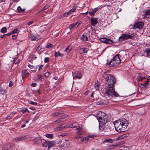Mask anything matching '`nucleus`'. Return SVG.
Masks as SVG:
<instances>
[{
  "label": "nucleus",
  "instance_id": "nucleus-60",
  "mask_svg": "<svg viewBox=\"0 0 150 150\" xmlns=\"http://www.w3.org/2000/svg\"><path fill=\"white\" fill-rule=\"evenodd\" d=\"M47 8V6H45L42 9V10L41 11H42L45 10Z\"/></svg>",
  "mask_w": 150,
  "mask_h": 150
},
{
  "label": "nucleus",
  "instance_id": "nucleus-34",
  "mask_svg": "<svg viewBox=\"0 0 150 150\" xmlns=\"http://www.w3.org/2000/svg\"><path fill=\"white\" fill-rule=\"evenodd\" d=\"M7 30V28L6 27L2 28L0 30V32L2 33H4L6 32Z\"/></svg>",
  "mask_w": 150,
  "mask_h": 150
},
{
  "label": "nucleus",
  "instance_id": "nucleus-17",
  "mask_svg": "<svg viewBox=\"0 0 150 150\" xmlns=\"http://www.w3.org/2000/svg\"><path fill=\"white\" fill-rule=\"evenodd\" d=\"M48 149H49L51 147L54 146L55 145V142L53 141H48Z\"/></svg>",
  "mask_w": 150,
  "mask_h": 150
},
{
  "label": "nucleus",
  "instance_id": "nucleus-11",
  "mask_svg": "<svg viewBox=\"0 0 150 150\" xmlns=\"http://www.w3.org/2000/svg\"><path fill=\"white\" fill-rule=\"evenodd\" d=\"M90 20L92 25L93 26H95L98 23L97 18L92 16Z\"/></svg>",
  "mask_w": 150,
  "mask_h": 150
},
{
  "label": "nucleus",
  "instance_id": "nucleus-6",
  "mask_svg": "<svg viewBox=\"0 0 150 150\" xmlns=\"http://www.w3.org/2000/svg\"><path fill=\"white\" fill-rule=\"evenodd\" d=\"M133 38L132 35L127 34H123L119 38V40L121 41L129 39H132Z\"/></svg>",
  "mask_w": 150,
  "mask_h": 150
},
{
  "label": "nucleus",
  "instance_id": "nucleus-4",
  "mask_svg": "<svg viewBox=\"0 0 150 150\" xmlns=\"http://www.w3.org/2000/svg\"><path fill=\"white\" fill-rule=\"evenodd\" d=\"M114 86L107 85L104 88L105 91L109 96L112 97H117L119 95L115 91Z\"/></svg>",
  "mask_w": 150,
  "mask_h": 150
},
{
  "label": "nucleus",
  "instance_id": "nucleus-52",
  "mask_svg": "<svg viewBox=\"0 0 150 150\" xmlns=\"http://www.w3.org/2000/svg\"><path fill=\"white\" fill-rule=\"evenodd\" d=\"M68 116V115H62L61 116V117L60 118H62V119H64L65 118L67 117Z\"/></svg>",
  "mask_w": 150,
  "mask_h": 150
},
{
  "label": "nucleus",
  "instance_id": "nucleus-55",
  "mask_svg": "<svg viewBox=\"0 0 150 150\" xmlns=\"http://www.w3.org/2000/svg\"><path fill=\"white\" fill-rule=\"evenodd\" d=\"M65 17V16L64 15V14L61 15L60 16H59L58 17V18L59 19H60L61 18H64Z\"/></svg>",
  "mask_w": 150,
  "mask_h": 150
},
{
  "label": "nucleus",
  "instance_id": "nucleus-39",
  "mask_svg": "<svg viewBox=\"0 0 150 150\" xmlns=\"http://www.w3.org/2000/svg\"><path fill=\"white\" fill-rule=\"evenodd\" d=\"M28 103L30 104L33 105H37L38 104L37 103L32 101L31 100H28Z\"/></svg>",
  "mask_w": 150,
  "mask_h": 150
},
{
  "label": "nucleus",
  "instance_id": "nucleus-33",
  "mask_svg": "<svg viewBox=\"0 0 150 150\" xmlns=\"http://www.w3.org/2000/svg\"><path fill=\"white\" fill-rule=\"evenodd\" d=\"M48 141L44 140L42 143V145L43 146L46 147L48 146Z\"/></svg>",
  "mask_w": 150,
  "mask_h": 150
},
{
  "label": "nucleus",
  "instance_id": "nucleus-21",
  "mask_svg": "<svg viewBox=\"0 0 150 150\" xmlns=\"http://www.w3.org/2000/svg\"><path fill=\"white\" fill-rule=\"evenodd\" d=\"M120 144H116L113 145H110L108 146L107 147V148L108 149H113L115 148L118 146L120 145Z\"/></svg>",
  "mask_w": 150,
  "mask_h": 150
},
{
  "label": "nucleus",
  "instance_id": "nucleus-58",
  "mask_svg": "<svg viewBox=\"0 0 150 150\" xmlns=\"http://www.w3.org/2000/svg\"><path fill=\"white\" fill-rule=\"evenodd\" d=\"M81 136L79 135V136L76 137H75V139H80L81 140Z\"/></svg>",
  "mask_w": 150,
  "mask_h": 150
},
{
  "label": "nucleus",
  "instance_id": "nucleus-53",
  "mask_svg": "<svg viewBox=\"0 0 150 150\" xmlns=\"http://www.w3.org/2000/svg\"><path fill=\"white\" fill-rule=\"evenodd\" d=\"M71 50V49L69 48V47H68L65 49V51L67 52H69Z\"/></svg>",
  "mask_w": 150,
  "mask_h": 150
},
{
  "label": "nucleus",
  "instance_id": "nucleus-15",
  "mask_svg": "<svg viewBox=\"0 0 150 150\" xmlns=\"http://www.w3.org/2000/svg\"><path fill=\"white\" fill-rule=\"evenodd\" d=\"M4 150H11L12 147L9 144H8L4 145L3 147Z\"/></svg>",
  "mask_w": 150,
  "mask_h": 150
},
{
  "label": "nucleus",
  "instance_id": "nucleus-24",
  "mask_svg": "<svg viewBox=\"0 0 150 150\" xmlns=\"http://www.w3.org/2000/svg\"><path fill=\"white\" fill-rule=\"evenodd\" d=\"M88 50L87 48L83 47L81 48L80 50V53L81 54H83L84 53H86L87 52Z\"/></svg>",
  "mask_w": 150,
  "mask_h": 150
},
{
  "label": "nucleus",
  "instance_id": "nucleus-63",
  "mask_svg": "<svg viewBox=\"0 0 150 150\" xmlns=\"http://www.w3.org/2000/svg\"><path fill=\"white\" fill-rule=\"evenodd\" d=\"M6 36V34H4L3 35H1V38H5V36Z\"/></svg>",
  "mask_w": 150,
  "mask_h": 150
},
{
  "label": "nucleus",
  "instance_id": "nucleus-41",
  "mask_svg": "<svg viewBox=\"0 0 150 150\" xmlns=\"http://www.w3.org/2000/svg\"><path fill=\"white\" fill-rule=\"evenodd\" d=\"M63 113V111H60L59 112H57L55 113L54 116H57L59 115L62 114Z\"/></svg>",
  "mask_w": 150,
  "mask_h": 150
},
{
  "label": "nucleus",
  "instance_id": "nucleus-25",
  "mask_svg": "<svg viewBox=\"0 0 150 150\" xmlns=\"http://www.w3.org/2000/svg\"><path fill=\"white\" fill-rule=\"evenodd\" d=\"M77 130V134L79 135H81L83 134V131L82 130V129L80 127H79L78 128L76 129Z\"/></svg>",
  "mask_w": 150,
  "mask_h": 150
},
{
  "label": "nucleus",
  "instance_id": "nucleus-38",
  "mask_svg": "<svg viewBox=\"0 0 150 150\" xmlns=\"http://www.w3.org/2000/svg\"><path fill=\"white\" fill-rule=\"evenodd\" d=\"M46 137L49 138H52L53 137V135L52 134H45Z\"/></svg>",
  "mask_w": 150,
  "mask_h": 150
},
{
  "label": "nucleus",
  "instance_id": "nucleus-49",
  "mask_svg": "<svg viewBox=\"0 0 150 150\" xmlns=\"http://www.w3.org/2000/svg\"><path fill=\"white\" fill-rule=\"evenodd\" d=\"M96 135H94V134H90L88 135V138H93L96 137Z\"/></svg>",
  "mask_w": 150,
  "mask_h": 150
},
{
  "label": "nucleus",
  "instance_id": "nucleus-51",
  "mask_svg": "<svg viewBox=\"0 0 150 150\" xmlns=\"http://www.w3.org/2000/svg\"><path fill=\"white\" fill-rule=\"evenodd\" d=\"M50 74V73L48 72H47L45 74V76L46 77H48Z\"/></svg>",
  "mask_w": 150,
  "mask_h": 150
},
{
  "label": "nucleus",
  "instance_id": "nucleus-5",
  "mask_svg": "<svg viewBox=\"0 0 150 150\" xmlns=\"http://www.w3.org/2000/svg\"><path fill=\"white\" fill-rule=\"evenodd\" d=\"M121 62L119 55L116 54L113 57L109 63V66L110 67H113L119 65Z\"/></svg>",
  "mask_w": 150,
  "mask_h": 150
},
{
  "label": "nucleus",
  "instance_id": "nucleus-14",
  "mask_svg": "<svg viewBox=\"0 0 150 150\" xmlns=\"http://www.w3.org/2000/svg\"><path fill=\"white\" fill-rule=\"evenodd\" d=\"M16 113V112L15 111L11 112L10 114H9L7 116L6 119L10 120L11 119Z\"/></svg>",
  "mask_w": 150,
  "mask_h": 150
},
{
  "label": "nucleus",
  "instance_id": "nucleus-35",
  "mask_svg": "<svg viewBox=\"0 0 150 150\" xmlns=\"http://www.w3.org/2000/svg\"><path fill=\"white\" fill-rule=\"evenodd\" d=\"M63 54L60 53L59 52H56L54 54V55L56 57H58V56L62 57L63 55Z\"/></svg>",
  "mask_w": 150,
  "mask_h": 150
},
{
  "label": "nucleus",
  "instance_id": "nucleus-13",
  "mask_svg": "<svg viewBox=\"0 0 150 150\" xmlns=\"http://www.w3.org/2000/svg\"><path fill=\"white\" fill-rule=\"evenodd\" d=\"M139 86L141 88H146L149 86L150 84L147 82H146L144 83H139Z\"/></svg>",
  "mask_w": 150,
  "mask_h": 150
},
{
  "label": "nucleus",
  "instance_id": "nucleus-7",
  "mask_svg": "<svg viewBox=\"0 0 150 150\" xmlns=\"http://www.w3.org/2000/svg\"><path fill=\"white\" fill-rule=\"evenodd\" d=\"M144 23L142 22L136 23L133 25L132 26V29H141L142 27L144 25Z\"/></svg>",
  "mask_w": 150,
  "mask_h": 150
},
{
  "label": "nucleus",
  "instance_id": "nucleus-1",
  "mask_svg": "<svg viewBox=\"0 0 150 150\" xmlns=\"http://www.w3.org/2000/svg\"><path fill=\"white\" fill-rule=\"evenodd\" d=\"M114 124L116 130L119 132H121L127 130L128 123L126 120L122 119L116 121Z\"/></svg>",
  "mask_w": 150,
  "mask_h": 150
},
{
  "label": "nucleus",
  "instance_id": "nucleus-47",
  "mask_svg": "<svg viewBox=\"0 0 150 150\" xmlns=\"http://www.w3.org/2000/svg\"><path fill=\"white\" fill-rule=\"evenodd\" d=\"M52 46L53 45L52 44L50 43H48L47 44L46 47L47 48H49L50 47H52Z\"/></svg>",
  "mask_w": 150,
  "mask_h": 150
},
{
  "label": "nucleus",
  "instance_id": "nucleus-28",
  "mask_svg": "<svg viewBox=\"0 0 150 150\" xmlns=\"http://www.w3.org/2000/svg\"><path fill=\"white\" fill-rule=\"evenodd\" d=\"M19 111L22 112L23 113L26 112H28L29 111L26 108H20L19 110Z\"/></svg>",
  "mask_w": 150,
  "mask_h": 150
},
{
  "label": "nucleus",
  "instance_id": "nucleus-36",
  "mask_svg": "<svg viewBox=\"0 0 150 150\" xmlns=\"http://www.w3.org/2000/svg\"><path fill=\"white\" fill-rule=\"evenodd\" d=\"M35 142L37 144H40L42 142V139L40 137H37L35 139Z\"/></svg>",
  "mask_w": 150,
  "mask_h": 150
},
{
  "label": "nucleus",
  "instance_id": "nucleus-19",
  "mask_svg": "<svg viewBox=\"0 0 150 150\" xmlns=\"http://www.w3.org/2000/svg\"><path fill=\"white\" fill-rule=\"evenodd\" d=\"M78 124L76 122H74L72 124L70 125L68 128H74L76 127L78 125Z\"/></svg>",
  "mask_w": 150,
  "mask_h": 150
},
{
  "label": "nucleus",
  "instance_id": "nucleus-20",
  "mask_svg": "<svg viewBox=\"0 0 150 150\" xmlns=\"http://www.w3.org/2000/svg\"><path fill=\"white\" fill-rule=\"evenodd\" d=\"M31 39L32 40L37 41L40 39L39 37L37 35L31 34Z\"/></svg>",
  "mask_w": 150,
  "mask_h": 150
},
{
  "label": "nucleus",
  "instance_id": "nucleus-2",
  "mask_svg": "<svg viewBox=\"0 0 150 150\" xmlns=\"http://www.w3.org/2000/svg\"><path fill=\"white\" fill-rule=\"evenodd\" d=\"M109 70L104 72L103 76L105 79L107 85L114 86L116 82V79L115 77L109 74Z\"/></svg>",
  "mask_w": 150,
  "mask_h": 150
},
{
  "label": "nucleus",
  "instance_id": "nucleus-43",
  "mask_svg": "<svg viewBox=\"0 0 150 150\" xmlns=\"http://www.w3.org/2000/svg\"><path fill=\"white\" fill-rule=\"evenodd\" d=\"M76 25V24L75 23H73L71 24L69 27V28L70 29H71L74 27Z\"/></svg>",
  "mask_w": 150,
  "mask_h": 150
},
{
  "label": "nucleus",
  "instance_id": "nucleus-37",
  "mask_svg": "<svg viewBox=\"0 0 150 150\" xmlns=\"http://www.w3.org/2000/svg\"><path fill=\"white\" fill-rule=\"evenodd\" d=\"M42 49V47L40 45H38L36 47V51L37 52H39Z\"/></svg>",
  "mask_w": 150,
  "mask_h": 150
},
{
  "label": "nucleus",
  "instance_id": "nucleus-54",
  "mask_svg": "<svg viewBox=\"0 0 150 150\" xmlns=\"http://www.w3.org/2000/svg\"><path fill=\"white\" fill-rule=\"evenodd\" d=\"M13 84V83L11 81L10 82L9 86L10 87H11Z\"/></svg>",
  "mask_w": 150,
  "mask_h": 150
},
{
  "label": "nucleus",
  "instance_id": "nucleus-56",
  "mask_svg": "<svg viewBox=\"0 0 150 150\" xmlns=\"http://www.w3.org/2000/svg\"><path fill=\"white\" fill-rule=\"evenodd\" d=\"M37 76L38 79H39L41 80L42 79V77L41 75H38Z\"/></svg>",
  "mask_w": 150,
  "mask_h": 150
},
{
  "label": "nucleus",
  "instance_id": "nucleus-42",
  "mask_svg": "<svg viewBox=\"0 0 150 150\" xmlns=\"http://www.w3.org/2000/svg\"><path fill=\"white\" fill-rule=\"evenodd\" d=\"M6 90L3 89H0V93L2 95H4L6 93Z\"/></svg>",
  "mask_w": 150,
  "mask_h": 150
},
{
  "label": "nucleus",
  "instance_id": "nucleus-45",
  "mask_svg": "<svg viewBox=\"0 0 150 150\" xmlns=\"http://www.w3.org/2000/svg\"><path fill=\"white\" fill-rule=\"evenodd\" d=\"M50 60L49 58L48 57H46L44 59V62L47 63L49 62Z\"/></svg>",
  "mask_w": 150,
  "mask_h": 150
},
{
  "label": "nucleus",
  "instance_id": "nucleus-26",
  "mask_svg": "<svg viewBox=\"0 0 150 150\" xmlns=\"http://www.w3.org/2000/svg\"><path fill=\"white\" fill-rule=\"evenodd\" d=\"M66 127L67 126L66 125L64 124H63L59 125V126L57 127V129L58 130H60L62 129L65 128V127Z\"/></svg>",
  "mask_w": 150,
  "mask_h": 150
},
{
  "label": "nucleus",
  "instance_id": "nucleus-9",
  "mask_svg": "<svg viewBox=\"0 0 150 150\" xmlns=\"http://www.w3.org/2000/svg\"><path fill=\"white\" fill-rule=\"evenodd\" d=\"M100 40L101 42L105 43L106 44H111L114 42L112 40L108 38H101L100 39Z\"/></svg>",
  "mask_w": 150,
  "mask_h": 150
},
{
  "label": "nucleus",
  "instance_id": "nucleus-8",
  "mask_svg": "<svg viewBox=\"0 0 150 150\" xmlns=\"http://www.w3.org/2000/svg\"><path fill=\"white\" fill-rule=\"evenodd\" d=\"M73 77L74 79H80L82 77V75L78 71H76L72 74Z\"/></svg>",
  "mask_w": 150,
  "mask_h": 150
},
{
  "label": "nucleus",
  "instance_id": "nucleus-31",
  "mask_svg": "<svg viewBox=\"0 0 150 150\" xmlns=\"http://www.w3.org/2000/svg\"><path fill=\"white\" fill-rule=\"evenodd\" d=\"M113 142V140L110 138L106 139L104 141V143L108 142L110 143H112Z\"/></svg>",
  "mask_w": 150,
  "mask_h": 150
},
{
  "label": "nucleus",
  "instance_id": "nucleus-27",
  "mask_svg": "<svg viewBox=\"0 0 150 150\" xmlns=\"http://www.w3.org/2000/svg\"><path fill=\"white\" fill-rule=\"evenodd\" d=\"M17 9L18 12L19 13H22L24 12L25 9H22L20 6H19L17 7Z\"/></svg>",
  "mask_w": 150,
  "mask_h": 150
},
{
  "label": "nucleus",
  "instance_id": "nucleus-46",
  "mask_svg": "<svg viewBox=\"0 0 150 150\" xmlns=\"http://www.w3.org/2000/svg\"><path fill=\"white\" fill-rule=\"evenodd\" d=\"M61 121H62V118H59V119H58L57 120L54 121L53 122L57 123H59V122H61Z\"/></svg>",
  "mask_w": 150,
  "mask_h": 150
},
{
  "label": "nucleus",
  "instance_id": "nucleus-50",
  "mask_svg": "<svg viewBox=\"0 0 150 150\" xmlns=\"http://www.w3.org/2000/svg\"><path fill=\"white\" fill-rule=\"evenodd\" d=\"M76 6H74L73 7L71 10V12L73 13L76 10Z\"/></svg>",
  "mask_w": 150,
  "mask_h": 150
},
{
  "label": "nucleus",
  "instance_id": "nucleus-44",
  "mask_svg": "<svg viewBox=\"0 0 150 150\" xmlns=\"http://www.w3.org/2000/svg\"><path fill=\"white\" fill-rule=\"evenodd\" d=\"M18 29H14L11 32L12 33V34H14L15 33H16L18 32Z\"/></svg>",
  "mask_w": 150,
  "mask_h": 150
},
{
  "label": "nucleus",
  "instance_id": "nucleus-18",
  "mask_svg": "<svg viewBox=\"0 0 150 150\" xmlns=\"http://www.w3.org/2000/svg\"><path fill=\"white\" fill-rule=\"evenodd\" d=\"M145 78L143 76V75L141 74H138L137 76V79L138 81H142Z\"/></svg>",
  "mask_w": 150,
  "mask_h": 150
},
{
  "label": "nucleus",
  "instance_id": "nucleus-59",
  "mask_svg": "<svg viewBox=\"0 0 150 150\" xmlns=\"http://www.w3.org/2000/svg\"><path fill=\"white\" fill-rule=\"evenodd\" d=\"M36 83H33L31 84V86L33 87H35L36 86Z\"/></svg>",
  "mask_w": 150,
  "mask_h": 150
},
{
  "label": "nucleus",
  "instance_id": "nucleus-48",
  "mask_svg": "<svg viewBox=\"0 0 150 150\" xmlns=\"http://www.w3.org/2000/svg\"><path fill=\"white\" fill-rule=\"evenodd\" d=\"M81 23H82L81 21H78L75 23V24H76V25H77V27L79 25L81 24Z\"/></svg>",
  "mask_w": 150,
  "mask_h": 150
},
{
  "label": "nucleus",
  "instance_id": "nucleus-32",
  "mask_svg": "<svg viewBox=\"0 0 150 150\" xmlns=\"http://www.w3.org/2000/svg\"><path fill=\"white\" fill-rule=\"evenodd\" d=\"M89 139L88 137H86L84 138H81V142H88L89 140Z\"/></svg>",
  "mask_w": 150,
  "mask_h": 150
},
{
  "label": "nucleus",
  "instance_id": "nucleus-16",
  "mask_svg": "<svg viewBox=\"0 0 150 150\" xmlns=\"http://www.w3.org/2000/svg\"><path fill=\"white\" fill-rule=\"evenodd\" d=\"M98 10V9L97 8H94L93 10H92L91 11H89L88 12L89 14L91 16H93L96 13L97 11Z\"/></svg>",
  "mask_w": 150,
  "mask_h": 150
},
{
  "label": "nucleus",
  "instance_id": "nucleus-30",
  "mask_svg": "<svg viewBox=\"0 0 150 150\" xmlns=\"http://www.w3.org/2000/svg\"><path fill=\"white\" fill-rule=\"evenodd\" d=\"M149 15H150V10H148L145 12L144 15L145 18L149 17Z\"/></svg>",
  "mask_w": 150,
  "mask_h": 150
},
{
  "label": "nucleus",
  "instance_id": "nucleus-10",
  "mask_svg": "<svg viewBox=\"0 0 150 150\" xmlns=\"http://www.w3.org/2000/svg\"><path fill=\"white\" fill-rule=\"evenodd\" d=\"M27 138V137L25 136H21L15 138L13 141L15 142H17L20 141H22Z\"/></svg>",
  "mask_w": 150,
  "mask_h": 150
},
{
  "label": "nucleus",
  "instance_id": "nucleus-22",
  "mask_svg": "<svg viewBox=\"0 0 150 150\" xmlns=\"http://www.w3.org/2000/svg\"><path fill=\"white\" fill-rule=\"evenodd\" d=\"M112 130V129L110 126L107 125L105 126V128L104 131V132H109L111 131Z\"/></svg>",
  "mask_w": 150,
  "mask_h": 150
},
{
  "label": "nucleus",
  "instance_id": "nucleus-64",
  "mask_svg": "<svg viewBox=\"0 0 150 150\" xmlns=\"http://www.w3.org/2000/svg\"><path fill=\"white\" fill-rule=\"evenodd\" d=\"M147 82H150V76H148L147 79Z\"/></svg>",
  "mask_w": 150,
  "mask_h": 150
},
{
  "label": "nucleus",
  "instance_id": "nucleus-29",
  "mask_svg": "<svg viewBox=\"0 0 150 150\" xmlns=\"http://www.w3.org/2000/svg\"><path fill=\"white\" fill-rule=\"evenodd\" d=\"M81 40L83 41H86L88 40L87 37L85 35H83L81 37Z\"/></svg>",
  "mask_w": 150,
  "mask_h": 150
},
{
  "label": "nucleus",
  "instance_id": "nucleus-23",
  "mask_svg": "<svg viewBox=\"0 0 150 150\" xmlns=\"http://www.w3.org/2000/svg\"><path fill=\"white\" fill-rule=\"evenodd\" d=\"M144 52L146 54V57L149 58L150 57V48H146Z\"/></svg>",
  "mask_w": 150,
  "mask_h": 150
},
{
  "label": "nucleus",
  "instance_id": "nucleus-61",
  "mask_svg": "<svg viewBox=\"0 0 150 150\" xmlns=\"http://www.w3.org/2000/svg\"><path fill=\"white\" fill-rule=\"evenodd\" d=\"M132 146H126L125 147V148H127L128 149H131L132 148Z\"/></svg>",
  "mask_w": 150,
  "mask_h": 150
},
{
  "label": "nucleus",
  "instance_id": "nucleus-3",
  "mask_svg": "<svg viewBox=\"0 0 150 150\" xmlns=\"http://www.w3.org/2000/svg\"><path fill=\"white\" fill-rule=\"evenodd\" d=\"M97 118L99 122V130L104 131L106 124L108 122V117L107 115L102 117L98 116Z\"/></svg>",
  "mask_w": 150,
  "mask_h": 150
},
{
  "label": "nucleus",
  "instance_id": "nucleus-57",
  "mask_svg": "<svg viewBox=\"0 0 150 150\" xmlns=\"http://www.w3.org/2000/svg\"><path fill=\"white\" fill-rule=\"evenodd\" d=\"M64 14L65 17L68 16L70 15L69 13V11L65 13Z\"/></svg>",
  "mask_w": 150,
  "mask_h": 150
},
{
  "label": "nucleus",
  "instance_id": "nucleus-62",
  "mask_svg": "<svg viewBox=\"0 0 150 150\" xmlns=\"http://www.w3.org/2000/svg\"><path fill=\"white\" fill-rule=\"evenodd\" d=\"M28 67L30 69H33V65H31L30 64H29Z\"/></svg>",
  "mask_w": 150,
  "mask_h": 150
},
{
  "label": "nucleus",
  "instance_id": "nucleus-12",
  "mask_svg": "<svg viewBox=\"0 0 150 150\" xmlns=\"http://www.w3.org/2000/svg\"><path fill=\"white\" fill-rule=\"evenodd\" d=\"M28 75L29 73L26 70H24L22 71L21 75L23 79L27 78Z\"/></svg>",
  "mask_w": 150,
  "mask_h": 150
},
{
  "label": "nucleus",
  "instance_id": "nucleus-40",
  "mask_svg": "<svg viewBox=\"0 0 150 150\" xmlns=\"http://www.w3.org/2000/svg\"><path fill=\"white\" fill-rule=\"evenodd\" d=\"M99 83L98 81L97 83L96 82L95 83L94 87L96 90H98L99 89Z\"/></svg>",
  "mask_w": 150,
  "mask_h": 150
}]
</instances>
